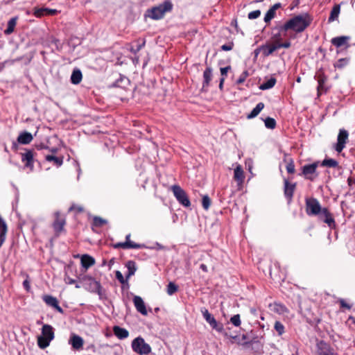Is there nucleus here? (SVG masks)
Returning <instances> with one entry per match:
<instances>
[{"instance_id":"42","label":"nucleus","mask_w":355,"mask_h":355,"mask_svg":"<svg viewBox=\"0 0 355 355\" xmlns=\"http://www.w3.org/2000/svg\"><path fill=\"white\" fill-rule=\"evenodd\" d=\"M265 126L269 129H274L276 126V121L273 118L267 117L264 120Z\"/></svg>"},{"instance_id":"56","label":"nucleus","mask_w":355,"mask_h":355,"mask_svg":"<svg viewBox=\"0 0 355 355\" xmlns=\"http://www.w3.org/2000/svg\"><path fill=\"white\" fill-rule=\"evenodd\" d=\"M45 15H54L58 12V11L55 9H50L45 8Z\"/></svg>"},{"instance_id":"29","label":"nucleus","mask_w":355,"mask_h":355,"mask_svg":"<svg viewBox=\"0 0 355 355\" xmlns=\"http://www.w3.org/2000/svg\"><path fill=\"white\" fill-rule=\"evenodd\" d=\"M318 355H337V354L329 345L323 343L319 348Z\"/></svg>"},{"instance_id":"33","label":"nucleus","mask_w":355,"mask_h":355,"mask_svg":"<svg viewBox=\"0 0 355 355\" xmlns=\"http://www.w3.org/2000/svg\"><path fill=\"white\" fill-rule=\"evenodd\" d=\"M17 17H12L8 21L7 28L4 31L6 35H10L13 33L15 27L17 24Z\"/></svg>"},{"instance_id":"26","label":"nucleus","mask_w":355,"mask_h":355,"mask_svg":"<svg viewBox=\"0 0 355 355\" xmlns=\"http://www.w3.org/2000/svg\"><path fill=\"white\" fill-rule=\"evenodd\" d=\"M82 266L87 270L89 267L95 264V259L89 254H83L80 257Z\"/></svg>"},{"instance_id":"63","label":"nucleus","mask_w":355,"mask_h":355,"mask_svg":"<svg viewBox=\"0 0 355 355\" xmlns=\"http://www.w3.org/2000/svg\"><path fill=\"white\" fill-rule=\"evenodd\" d=\"M200 269H202L204 272H207V267L205 264L202 263L200 266Z\"/></svg>"},{"instance_id":"7","label":"nucleus","mask_w":355,"mask_h":355,"mask_svg":"<svg viewBox=\"0 0 355 355\" xmlns=\"http://www.w3.org/2000/svg\"><path fill=\"white\" fill-rule=\"evenodd\" d=\"M306 213L308 216H319L322 213L320 202L315 198H306L305 200Z\"/></svg>"},{"instance_id":"21","label":"nucleus","mask_w":355,"mask_h":355,"mask_svg":"<svg viewBox=\"0 0 355 355\" xmlns=\"http://www.w3.org/2000/svg\"><path fill=\"white\" fill-rule=\"evenodd\" d=\"M55 215V220L53 223V227L55 232L57 234H59L64 228L65 225V220L64 218L60 217V214L58 212H56Z\"/></svg>"},{"instance_id":"22","label":"nucleus","mask_w":355,"mask_h":355,"mask_svg":"<svg viewBox=\"0 0 355 355\" xmlns=\"http://www.w3.org/2000/svg\"><path fill=\"white\" fill-rule=\"evenodd\" d=\"M282 7V4L280 3H275L266 13L264 17V21L266 23H269L276 15V10Z\"/></svg>"},{"instance_id":"40","label":"nucleus","mask_w":355,"mask_h":355,"mask_svg":"<svg viewBox=\"0 0 355 355\" xmlns=\"http://www.w3.org/2000/svg\"><path fill=\"white\" fill-rule=\"evenodd\" d=\"M115 276H116V278L117 279V280L123 285H125L127 286H129V284H128V279H127V277H125V279L124 278L123 274L119 271V270H116L115 272Z\"/></svg>"},{"instance_id":"6","label":"nucleus","mask_w":355,"mask_h":355,"mask_svg":"<svg viewBox=\"0 0 355 355\" xmlns=\"http://www.w3.org/2000/svg\"><path fill=\"white\" fill-rule=\"evenodd\" d=\"M314 78L318 82L317 87V94L318 96H320L324 93L327 92V91L330 89V87L327 85L328 77L325 75L324 72L322 69H320L314 76Z\"/></svg>"},{"instance_id":"20","label":"nucleus","mask_w":355,"mask_h":355,"mask_svg":"<svg viewBox=\"0 0 355 355\" xmlns=\"http://www.w3.org/2000/svg\"><path fill=\"white\" fill-rule=\"evenodd\" d=\"M320 218L324 217V222L328 225L329 227L335 226V220L329 211L328 209L324 207L322 209V213L319 215Z\"/></svg>"},{"instance_id":"16","label":"nucleus","mask_w":355,"mask_h":355,"mask_svg":"<svg viewBox=\"0 0 355 355\" xmlns=\"http://www.w3.org/2000/svg\"><path fill=\"white\" fill-rule=\"evenodd\" d=\"M133 303L136 310L143 315H146L148 311L143 299L140 296L135 295L133 297Z\"/></svg>"},{"instance_id":"45","label":"nucleus","mask_w":355,"mask_h":355,"mask_svg":"<svg viewBox=\"0 0 355 355\" xmlns=\"http://www.w3.org/2000/svg\"><path fill=\"white\" fill-rule=\"evenodd\" d=\"M286 171L288 173L293 174L295 171V164L293 159H289L286 165Z\"/></svg>"},{"instance_id":"41","label":"nucleus","mask_w":355,"mask_h":355,"mask_svg":"<svg viewBox=\"0 0 355 355\" xmlns=\"http://www.w3.org/2000/svg\"><path fill=\"white\" fill-rule=\"evenodd\" d=\"M178 290V286L175 284L173 282H169L167 285V293L169 295H173L175 293H176Z\"/></svg>"},{"instance_id":"25","label":"nucleus","mask_w":355,"mask_h":355,"mask_svg":"<svg viewBox=\"0 0 355 355\" xmlns=\"http://www.w3.org/2000/svg\"><path fill=\"white\" fill-rule=\"evenodd\" d=\"M33 135L26 131L21 132L17 137V142L20 144H28L33 141Z\"/></svg>"},{"instance_id":"54","label":"nucleus","mask_w":355,"mask_h":355,"mask_svg":"<svg viewBox=\"0 0 355 355\" xmlns=\"http://www.w3.org/2000/svg\"><path fill=\"white\" fill-rule=\"evenodd\" d=\"M278 49L280 48L288 49L291 46V43L290 41H286L284 43H277Z\"/></svg>"},{"instance_id":"43","label":"nucleus","mask_w":355,"mask_h":355,"mask_svg":"<svg viewBox=\"0 0 355 355\" xmlns=\"http://www.w3.org/2000/svg\"><path fill=\"white\" fill-rule=\"evenodd\" d=\"M274 328H275V331L277 332L279 336H282L284 333V326L279 321L275 322Z\"/></svg>"},{"instance_id":"28","label":"nucleus","mask_w":355,"mask_h":355,"mask_svg":"<svg viewBox=\"0 0 355 355\" xmlns=\"http://www.w3.org/2000/svg\"><path fill=\"white\" fill-rule=\"evenodd\" d=\"M113 331L114 335L119 338V339H125L128 337L129 332L127 329L120 327L119 326H115L113 328Z\"/></svg>"},{"instance_id":"55","label":"nucleus","mask_w":355,"mask_h":355,"mask_svg":"<svg viewBox=\"0 0 355 355\" xmlns=\"http://www.w3.org/2000/svg\"><path fill=\"white\" fill-rule=\"evenodd\" d=\"M231 67L230 66H227L225 67H222L220 69L221 76L223 77H225L227 76V72L230 70Z\"/></svg>"},{"instance_id":"38","label":"nucleus","mask_w":355,"mask_h":355,"mask_svg":"<svg viewBox=\"0 0 355 355\" xmlns=\"http://www.w3.org/2000/svg\"><path fill=\"white\" fill-rule=\"evenodd\" d=\"M349 62V58H340L334 64V68L337 69H344Z\"/></svg>"},{"instance_id":"27","label":"nucleus","mask_w":355,"mask_h":355,"mask_svg":"<svg viewBox=\"0 0 355 355\" xmlns=\"http://www.w3.org/2000/svg\"><path fill=\"white\" fill-rule=\"evenodd\" d=\"M234 178L239 184H241L244 181V172L241 165H237L234 169Z\"/></svg>"},{"instance_id":"24","label":"nucleus","mask_w":355,"mask_h":355,"mask_svg":"<svg viewBox=\"0 0 355 355\" xmlns=\"http://www.w3.org/2000/svg\"><path fill=\"white\" fill-rule=\"evenodd\" d=\"M263 55L268 57L278 49L277 44H267L260 46Z\"/></svg>"},{"instance_id":"13","label":"nucleus","mask_w":355,"mask_h":355,"mask_svg":"<svg viewBox=\"0 0 355 355\" xmlns=\"http://www.w3.org/2000/svg\"><path fill=\"white\" fill-rule=\"evenodd\" d=\"M350 40L349 36H339L333 37L331 40V44L337 48L344 46L345 49L349 47V41Z\"/></svg>"},{"instance_id":"19","label":"nucleus","mask_w":355,"mask_h":355,"mask_svg":"<svg viewBox=\"0 0 355 355\" xmlns=\"http://www.w3.org/2000/svg\"><path fill=\"white\" fill-rule=\"evenodd\" d=\"M320 218L324 217V222L328 225L329 227L335 226V220L329 211L328 209L324 207L322 209V213L319 215Z\"/></svg>"},{"instance_id":"57","label":"nucleus","mask_w":355,"mask_h":355,"mask_svg":"<svg viewBox=\"0 0 355 355\" xmlns=\"http://www.w3.org/2000/svg\"><path fill=\"white\" fill-rule=\"evenodd\" d=\"M220 49L225 51H231L233 49V44H223L221 46Z\"/></svg>"},{"instance_id":"30","label":"nucleus","mask_w":355,"mask_h":355,"mask_svg":"<svg viewBox=\"0 0 355 355\" xmlns=\"http://www.w3.org/2000/svg\"><path fill=\"white\" fill-rule=\"evenodd\" d=\"M83 78L82 72L80 69H74L71 76V82L74 85L79 84Z\"/></svg>"},{"instance_id":"17","label":"nucleus","mask_w":355,"mask_h":355,"mask_svg":"<svg viewBox=\"0 0 355 355\" xmlns=\"http://www.w3.org/2000/svg\"><path fill=\"white\" fill-rule=\"evenodd\" d=\"M295 187V183H290L287 180H284V191L285 197L288 200V201L292 200Z\"/></svg>"},{"instance_id":"62","label":"nucleus","mask_w":355,"mask_h":355,"mask_svg":"<svg viewBox=\"0 0 355 355\" xmlns=\"http://www.w3.org/2000/svg\"><path fill=\"white\" fill-rule=\"evenodd\" d=\"M231 25L234 26L236 29L238 28V23L236 19H233L231 22Z\"/></svg>"},{"instance_id":"51","label":"nucleus","mask_w":355,"mask_h":355,"mask_svg":"<svg viewBox=\"0 0 355 355\" xmlns=\"http://www.w3.org/2000/svg\"><path fill=\"white\" fill-rule=\"evenodd\" d=\"M45 8H35L33 14L37 17H41L45 15Z\"/></svg>"},{"instance_id":"64","label":"nucleus","mask_w":355,"mask_h":355,"mask_svg":"<svg viewBox=\"0 0 355 355\" xmlns=\"http://www.w3.org/2000/svg\"><path fill=\"white\" fill-rule=\"evenodd\" d=\"M217 323V321L216 320V319H213L211 322H209V325L211 326V328H213L214 325H215Z\"/></svg>"},{"instance_id":"9","label":"nucleus","mask_w":355,"mask_h":355,"mask_svg":"<svg viewBox=\"0 0 355 355\" xmlns=\"http://www.w3.org/2000/svg\"><path fill=\"white\" fill-rule=\"evenodd\" d=\"M349 132L345 129H340L337 136V142L334 144V150L340 153L345 148V145L348 141Z\"/></svg>"},{"instance_id":"39","label":"nucleus","mask_w":355,"mask_h":355,"mask_svg":"<svg viewBox=\"0 0 355 355\" xmlns=\"http://www.w3.org/2000/svg\"><path fill=\"white\" fill-rule=\"evenodd\" d=\"M46 159L49 162H53L57 166H60L63 163L62 157H58L51 155H46Z\"/></svg>"},{"instance_id":"36","label":"nucleus","mask_w":355,"mask_h":355,"mask_svg":"<svg viewBox=\"0 0 355 355\" xmlns=\"http://www.w3.org/2000/svg\"><path fill=\"white\" fill-rule=\"evenodd\" d=\"M340 5H335L333 7V8L330 12V16L328 19L329 22H331V21H334L336 19H337V18L338 17V15L340 14Z\"/></svg>"},{"instance_id":"60","label":"nucleus","mask_w":355,"mask_h":355,"mask_svg":"<svg viewBox=\"0 0 355 355\" xmlns=\"http://www.w3.org/2000/svg\"><path fill=\"white\" fill-rule=\"evenodd\" d=\"M225 77H222L220 79V83H219V89L220 90H223V84H224V82H225Z\"/></svg>"},{"instance_id":"12","label":"nucleus","mask_w":355,"mask_h":355,"mask_svg":"<svg viewBox=\"0 0 355 355\" xmlns=\"http://www.w3.org/2000/svg\"><path fill=\"white\" fill-rule=\"evenodd\" d=\"M42 300L48 306L54 308L59 313H63L64 311L62 309V307L59 305L58 301L56 297L52 295H45L42 297Z\"/></svg>"},{"instance_id":"2","label":"nucleus","mask_w":355,"mask_h":355,"mask_svg":"<svg viewBox=\"0 0 355 355\" xmlns=\"http://www.w3.org/2000/svg\"><path fill=\"white\" fill-rule=\"evenodd\" d=\"M173 9V3L170 0H165L158 6H154L146 11V16L152 19L158 20L162 19L165 14Z\"/></svg>"},{"instance_id":"59","label":"nucleus","mask_w":355,"mask_h":355,"mask_svg":"<svg viewBox=\"0 0 355 355\" xmlns=\"http://www.w3.org/2000/svg\"><path fill=\"white\" fill-rule=\"evenodd\" d=\"M347 183L349 187H352L354 184H355V179L349 177L347 179Z\"/></svg>"},{"instance_id":"4","label":"nucleus","mask_w":355,"mask_h":355,"mask_svg":"<svg viewBox=\"0 0 355 355\" xmlns=\"http://www.w3.org/2000/svg\"><path fill=\"white\" fill-rule=\"evenodd\" d=\"M131 347L132 350L139 355H148L152 350L150 345L141 336L137 337L132 341Z\"/></svg>"},{"instance_id":"5","label":"nucleus","mask_w":355,"mask_h":355,"mask_svg":"<svg viewBox=\"0 0 355 355\" xmlns=\"http://www.w3.org/2000/svg\"><path fill=\"white\" fill-rule=\"evenodd\" d=\"M83 287L86 290L92 293H98L99 295H101L102 287L99 282L95 280L91 276H84L80 279Z\"/></svg>"},{"instance_id":"58","label":"nucleus","mask_w":355,"mask_h":355,"mask_svg":"<svg viewBox=\"0 0 355 355\" xmlns=\"http://www.w3.org/2000/svg\"><path fill=\"white\" fill-rule=\"evenodd\" d=\"M64 281H65V283L66 284H73L76 283V280L71 278L70 277H65L64 278Z\"/></svg>"},{"instance_id":"61","label":"nucleus","mask_w":355,"mask_h":355,"mask_svg":"<svg viewBox=\"0 0 355 355\" xmlns=\"http://www.w3.org/2000/svg\"><path fill=\"white\" fill-rule=\"evenodd\" d=\"M340 305L343 307H346L347 309H350V306L347 305L343 300H340Z\"/></svg>"},{"instance_id":"18","label":"nucleus","mask_w":355,"mask_h":355,"mask_svg":"<svg viewBox=\"0 0 355 355\" xmlns=\"http://www.w3.org/2000/svg\"><path fill=\"white\" fill-rule=\"evenodd\" d=\"M69 343L73 349L78 351L83 349L84 340L80 336L73 334L71 336Z\"/></svg>"},{"instance_id":"31","label":"nucleus","mask_w":355,"mask_h":355,"mask_svg":"<svg viewBox=\"0 0 355 355\" xmlns=\"http://www.w3.org/2000/svg\"><path fill=\"white\" fill-rule=\"evenodd\" d=\"M125 266L128 269V273L126 275L127 279H129L131 276L135 275L137 270L136 263L133 261H129L126 263Z\"/></svg>"},{"instance_id":"1","label":"nucleus","mask_w":355,"mask_h":355,"mask_svg":"<svg viewBox=\"0 0 355 355\" xmlns=\"http://www.w3.org/2000/svg\"><path fill=\"white\" fill-rule=\"evenodd\" d=\"M312 17L306 12L295 15L279 27V31L287 32L289 30L295 33L304 31L311 24Z\"/></svg>"},{"instance_id":"46","label":"nucleus","mask_w":355,"mask_h":355,"mask_svg":"<svg viewBox=\"0 0 355 355\" xmlns=\"http://www.w3.org/2000/svg\"><path fill=\"white\" fill-rule=\"evenodd\" d=\"M230 322L235 327H239L241 324V318L239 314H236L231 317Z\"/></svg>"},{"instance_id":"53","label":"nucleus","mask_w":355,"mask_h":355,"mask_svg":"<svg viewBox=\"0 0 355 355\" xmlns=\"http://www.w3.org/2000/svg\"><path fill=\"white\" fill-rule=\"evenodd\" d=\"M213 329H215L216 331H217L219 333H222L224 330V328H223V325L222 323H219L217 322V323L214 325Z\"/></svg>"},{"instance_id":"37","label":"nucleus","mask_w":355,"mask_h":355,"mask_svg":"<svg viewBox=\"0 0 355 355\" xmlns=\"http://www.w3.org/2000/svg\"><path fill=\"white\" fill-rule=\"evenodd\" d=\"M321 166L329 167V168H337L338 166V162L334 159L327 158V159H324L321 162Z\"/></svg>"},{"instance_id":"10","label":"nucleus","mask_w":355,"mask_h":355,"mask_svg":"<svg viewBox=\"0 0 355 355\" xmlns=\"http://www.w3.org/2000/svg\"><path fill=\"white\" fill-rule=\"evenodd\" d=\"M318 166V162L306 164L302 168V173L306 179L313 181L318 177V173H316Z\"/></svg>"},{"instance_id":"47","label":"nucleus","mask_w":355,"mask_h":355,"mask_svg":"<svg viewBox=\"0 0 355 355\" xmlns=\"http://www.w3.org/2000/svg\"><path fill=\"white\" fill-rule=\"evenodd\" d=\"M106 223H107L106 220L101 218V217L96 216L94 218L93 223H94V225H95L96 227H101L103 225H105Z\"/></svg>"},{"instance_id":"11","label":"nucleus","mask_w":355,"mask_h":355,"mask_svg":"<svg viewBox=\"0 0 355 355\" xmlns=\"http://www.w3.org/2000/svg\"><path fill=\"white\" fill-rule=\"evenodd\" d=\"M21 162L24 163L25 166L29 168L31 171L34 167V153L31 150H27L21 154Z\"/></svg>"},{"instance_id":"50","label":"nucleus","mask_w":355,"mask_h":355,"mask_svg":"<svg viewBox=\"0 0 355 355\" xmlns=\"http://www.w3.org/2000/svg\"><path fill=\"white\" fill-rule=\"evenodd\" d=\"M202 315L205 318V320L209 323L211 322L213 319H214V316H212L207 309H204L202 311Z\"/></svg>"},{"instance_id":"35","label":"nucleus","mask_w":355,"mask_h":355,"mask_svg":"<svg viewBox=\"0 0 355 355\" xmlns=\"http://www.w3.org/2000/svg\"><path fill=\"white\" fill-rule=\"evenodd\" d=\"M270 306L271 307L272 311L279 314H284L288 312L286 307L279 303H274L272 304H270Z\"/></svg>"},{"instance_id":"32","label":"nucleus","mask_w":355,"mask_h":355,"mask_svg":"<svg viewBox=\"0 0 355 355\" xmlns=\"http://www.w3.org/2000/svg\"><path fill=\"white\" fill-rule=\"evenodd\" d=\"M276 83V79L275 78H270L266 81L263 82L260 85L259 89L261 90H266L272 88Z\"/></svg>"},{"instance_id":"48","label":"nucleus","mask_w":355,"mask_h":355,"mask_svg":"<svg viewBox=\"0 0 355 355\" xmlns=\"http://www.w3.org/2000/svg\"><path fill=\"white\" fill-rule=\"evenodd\" d=\"M249 76V72L248 71H244L243 73L240 75L239 78L236 80V83L240 85L245 82L247 77Z\"/></svg>"},{"instance_id":"44","label":"nucleus","mask_w":355,"mask_h":355,"mask_svg":"<svg viewBox=\"0 0 355 355\" xmlns=\"http://www.w3.org/2000/svg\"><path fill=\"white\" fill-rule=\"evenodd\" d=\"M210 205H211V200H210L209 197L207 195L204 196L202 199V207L205 210H207L209 208Z\"/></svg>"},{"instance_id":"15","label":"nucleus","mask_w":355,"mask_h":355,"mask_svg":"<svg viewBox=\"0 0 355 355\" xmlns=\"http://www.w3.org/2000/svg\"><path fill=\"white\" fill-rule=\"evenodd\" d=\"M144 244L136 243L133 241H125L119 242L114 245V248H123V249H141L144 248Z\"/></svg>"},{"instance_id":"8","label":"nucleus","mask_w":355,"mask_h":355,"mask_svg":"<svg viewBox=\"0 0 355 355\" xmlns=\"http://www.w3.org/2000/svg\"><path fill=\"white\" fill-rule=\"evenodd\" d=\"M171 190L180 204L185 207H189L191 205L190 200L186 192L179 185H173Z\"/></svg>"},{"instance_id":"23","label":"nucleus","mask_w":355,"mask_h":355,"mask_svg":"<svg viewBox=\"0 0 355 355\" xmlns=\"http://www.w3.org/2000/svg\"><path fill=\"white\" fill-rule=\"evenodd\" d=\"M8 226L5 220L0 215V248L6 239Z\"/></svg>"},{"instance_id":"3","label":"nucleus","mask_w":355,"mask_h":355,"mask_svg":"<svg viewBox=\"0 0 355 355\" xmlns=\"http://www.w3.org/2000/svg\"><path fill=\"white\" fill-rule=\"evenodd\" d=\"M54 338V331L50 324H44L42 328V336L37 338V345L41 349L47 347Z\"/></svg>"},{"instance_id":"14","label":"nucleus","mask_w":355,"mask_h":355,"mask_svg":"<svg viewBox=\"0 0 355 355\" xmlns=\"http://www.w3.org/2000/svg\"><path fill=\"white\" fill-rule=\"evenodd\" d=\"M212 69L210 67H207L203 72V81L202 85V90L207 92L210 85V83L212 80Z\"/></svg>"},{"instance_id":"34","label":"nucleus","mask_w":355,"mask_h":355,"mask_svg":"<svg viewBox=\"0 0 355 355\" xmlns=\"http://www.w3.org/2000/svg\"><path fill=\"white\" fill-rule=\"evenodd\" d=\"M264 104L261 102L257 104L256 107L253 108L251 112L248 115V119H253L256 117L260 112L263 109Z\"/></svg>"},{"instance_id":"49","label":"nucleus","mask_w":355,"mask_h":355,"mask_svg":"<svg viewBox=\"0 0 355 355\" xmlns=\"http://www.w3.org/2000/svg\"><path fill=\"white\" fill-rule=\"evenodd\" d=\"M261 15V11L259 10H253L248 13V17L249 19H257Z\"/></svg>"},{"instance_id":"52","label":"nucleus","mask_w":355,"mask_h":355,"mask_svg":"<svg viewBox=\"0 0 355 355\" xmlns=\"http://www.w3.org/2000/svg\"><path fill=\"white\" fill-rule=\"evenodd\" d=\"M26 279L23 282V286L26 291H29L31 289L29 276L28 275H26Z\"/></svg>"}]
</instances>
